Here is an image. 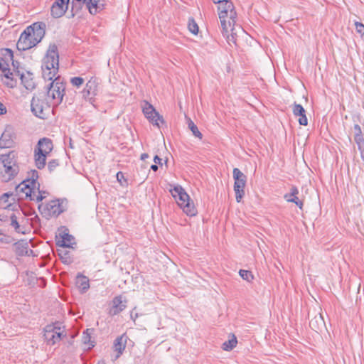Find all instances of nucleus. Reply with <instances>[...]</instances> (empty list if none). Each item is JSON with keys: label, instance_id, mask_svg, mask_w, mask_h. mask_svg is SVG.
Wrapping results in <instances>:
<instances>
[{"label": "nucleus", "instance_id": "2eb2a0df", "mask_svg": "<svg viewBox=\"0 0 364 364\" xmlns=\"http://www.w3.org/2000/svg\"><path fill=\"white\" fill-rule=\"evenodd\" d=\"M82 93L85 100L90 101L97 94V83L96 80L91 78L86 83Z\"/></svg>", "mask_w": 364, "mask_h": 364}, {"label": "nucleus", "instance_id": "09e8293b", "mask_svg": "<svg viewBox=\"0 0 364 364\" xmlns=\"http://www.w3.org/2000/svg\"><path fill=\"white\" fill-rule=\"evenodd\" d=\"M7 220V216L3 214L0 215V221L5 222Z\"/></svg>", "mask_w": 364, "mask_h": 364}, {"label": "nucleus", "instance_id": "a19ab883", "mask_svg": "<svg viewBox=\"0 0 364 364\" xmlns=\"http://www.w3.org/2000/svg\"><path fill=\"white\" fill-rule=\"evenodd\" d=\"M299 194V189L296 186H292L290 188V192L289 193H286L284 196H295Z\"/></svg>", "mask_w": 364, "mask_h": 364}, {"label": "nucleus", "instance_id": "72a5a7b5", "mask_svg": "<svg viewBox=\"0 0 364 364\" xmlns=\"http://www.w3.org/2000/svg\"><path fill=\"white\" fill-rule=\"evenodd\" d=\"M58 72H53V70H42V76L45 80H48L51 82L58 76H56Z\"/></svg>", "mask_w": 364, "mask_h": 364}, {"label": "nucleus", "instance_id": "ea45409f", "mask_svg": "<svg viewBox=\"0 0 364 364\" xmlns=\"http://www.w3.org/2000/svg\"><path fill=\"white\" fill-rule=\"evenodd\" d=\"M355 26L356 31L358 33L363 35L364 34V25L360 22L356 21L355 23Z\"/></svg>", "mask_w": 364, "mask_h": 364}, {"label": "nucleus", "instance_id": "bf43d9fd", "mask_svg": "<svg viewBox=\"0 0 364 364\" xmlns=\"http://www.w3.org/2000/svg\"><path fill=\"white\" fill-rule=\"evenodd\" d=\"M98 364H100V363H98Z\"/></svg>", "mask_w": 364, "mask_h": 364}, {"label": "nucleus", "instance_id": "bb28decb", "mask_svg": "<svg viewBox=\"0 0 364 364\" xmlns=\"http://www.w3.org/2000/svg\"><path fill=\"white\" fill-rule=\"evenodd\" d=\"M237 340L235 335L232 334V338L223 343L222 348L224 350L230 351L232 350L237 345Z\"/></svg>", "mask_w": 364, "mask_h": 364}, {"label": "nucleus", "instance_id": "e433bc0d", "mask_svg": "<svg viewBox=\"0 0 364 364\" xmlns=\"http://www.w3.org/2000/svg\"><path fill=\"white\" fill-rule=\"evenodd\" d=\"M10 219H11V225L14 228L16 232H20V230H19L20 225L17 220V217L16 216V215L14 213H11V215H10Z\"/></svg>", "mask_w": 364, "mask_h": 364}, {"label": "nucleus", "instance_id": "423d86ee", "mask_svg": "<svg viewBox=\"0 0 364 364\" xmlns=\"http://www.w3.org/2000/svg\"><path fill=\"white\" fill-rule=\"evenodd\" d=\"M0 161L3 164V167L0 171L1 179L4 182H9L18 175L19 166L9 154L0 156Z\"/></svg>", "mask_w": 364, "mask_h": 364}, {"label": "nucleus", "instance_id": "9d476101", "mask_svg": "<svg viewBox=\"0 0 364 364\" xmlns=\"http://www.w3.org/2000/svg\"><path fill=\"white\" fill-rule=\"evenodd\" d=\"M51 107L52 105L47 100L37 97H33L31 103L32 112L40 119H46L47 117Z\"/></svg>", "mask_w": 364, "mask_h": 364}, {"label": "nucleus", "instance_id": "7c9ffc66", "mask_svg": "<svg viewBox=\"0 0 364 364\" xmlns=\"http://www.w3.org/2000/svg\"><path fill=\"white\" fill-rule=\"evenodd\" d=\"M284 198L287 202L294 203V204H296V206L299 207V209L302 210L303 205H304V203H303L302 200L299 199L297 196H291V197H289V196H284Z\"/></svg>", "mask_w": 364, "mask_h": 364}, {"label": "nucleus", "instance_id": "f257e3e1", "mask_svg": "<svg viewBox=\"0 0 364 364\" xmlns=\"http://www.w3.org/2000/svg\"><path fill=\"white\" fill-rule=\"evenodd\" d=\"M38 173L36 170L31 171L29 178L24 179L16 187V191L19 198L29 199L36 202L42 201L48 193L39 189V183L37 182Z\"/></svg>", "mask_w": 364, "mask_h": 364}, {"label": "nucleus", "instance_id": "6ab92c4d", "mask_svg": "<svg viewBox=\"0 0 364 364\" xmlns=\"http://www.w3.org/2000/svg\"><path fill=\"white\" fill-rule=\"evenodd\" d=\"M15 252L18 256L29 255L28 252H33L32 250H28V243L26 240H19L14 244Z\"/></svg>", "mask_w": 364, "mask_h": 364}, {"label": "nucleus", "instance_id": "c9c22d12", "mask_svg": "<svg viewBox=\"0 0 364 364\" xmlns=\"http://www.w3.org/2000/svg\"><path fill=\"white\" fill-rule=\"evenodd\" d=\"M239 274L244 280L247 282H250L254 278L252 272L249 270L240 269Z\"/></svg>", "mask_w": 364, "mask_h": 364}, {"label": "nucleus", "instance_id": "cd10ccee", "mask_svg": "<svg viewBox=\"0 0 364 364\" xmlns=\"http://www.w3.org/2000/svg\"><path fill=\"white\" fill-rule=\"evenodd\" d=\"M188 128L191 129V131L192 132L193 134L196 136V137H198L200 139H202L203 137V134H201V132L198 130V127L194 124V122L191 119H189L188 121Z\"/></svg>", "mask_w": 364, "mask_h": 364}, {"label": "nucleus", "instance_id": "a211bd4d", "mask_svg": "<svg viewBox=\"0 0 364 364\" xmlns=\"http://www.w3.org/2000/svg\"><path fill=\"white\" fill-rule=\"evenodd\" d=\"M91 14H96L104 9L105 0H84Z\"/></svg>", "mask_w": 364, "mask_h": 364}, {"label": "nucleus", "instance_id": "a18cd8bd", "mask_svg": "<svg viewBox=\"0 0 364 364\" xmlns=\"http://www.w3.org/2000/svg\"><path fill=\"white\" fill-rule=\"evenodd\" d=\"M161 161L162 159L158 156V155H156L154 157V162L156 164H159V165H162V163H161Z\"/></svg>", "mask_w": 364, "mask_h": 364}, {"label": "nucleus", "instance_id": "de8ad7c7", "mask_svg": "<svg viewBox=\"0 0 364 364\" xmlns=\"http://www.w3.org/2000/svg\"><path fill=\"white\" fill-rule=\"evenodd\" d=\"M6 112V107L0 102V115Z\"/></svg>", "mask_w": 364, "mask_h": 364}, {"label": "nucleus", "instance_id": "20e7f679", "mask_svg": "<svg viewBox=\"0 0 364 364\" xmlns=\"http://www.w3.org/2000/svg\"><path fill=\"white\" fill-rule=\"evenodd\" d=\"M225 4V7H218L223 36L227 34L233 26H237V13L232 2H227Z\"/></svg>", "mask_w": 364, "mask_h": 364}, {"label": "nucleus", "instance_id": "9b49d317", "mask_svg": "<svg viewBox=\"0 0 364 364\" xmlns=\"http://www.w3.org/2000/svg\"><path fill=\"white\" fill-rule=\"evenodd\" d=\"M142 112L146 118L154 126L160 127V124H164L165 121L161 116L149 102L145 101L142 106Z\"/></svg>", "mask_w": 364, "mask_h": 364}, {"label": "nucleus", "instance_id": "c03bdc74", "mask_svg": "<svg viewBox=\"0 0 364 364\" xmlns=\"http://www.w3.org/2000/svg\"><path fill=\"white\" fill-rule=\"evenodd\" d=\"M117 181L121 183L122 184V179H124V174L122 173V172H118L117 173Z\"/></svg>", "mask_w": 364, "mask_h": 364}, {"label": "nucleus", "instance_id": "79ce46f5", "mask_svg": "<svg viewBox=\"0 0 364 364\" xmlns=\"http://www.w3.org/2000/svg\"><path fill=\"white\" fill-rule=\"evenodd\" d=\"M4 77L8 80L13 79V73L11 71L9 67L7 68V70H3Z\"/></svg>", "mask_w": 364, "mask_h": 364}, {"label": "nucleus", "instance_id": "7ed1b4c3", "mask_svg": "<svg viewBox=\"0 0 364 364\" xmlns=\"http://www.w3.org/2000/svg\"><path fill=\"white\" fill-rule=\"evenodd\" d=\"M46 88V100L52 105V111L60 105L64 95H65L66 84L60 76L55 77L52 82L48 84Z\"/></svg>", "mask_w": 364, "mask_h": 364}, {"label": "nucleus", "instance_id": "37998d69", "mask_svg": "<svg viewBox=\"0 0 364 364\" xmlns=\"http://www.w3.org/2000/svg\"><path fill=\"white\" fill-rule=\"evenodd\" d=\"M214 4H218V6H223L225 7L226 6L227 2H231L229 0H213Z\"/></svg>", "mask_w": 364, "mask_h": 364}, {"label": "nucleus", "instance_id": "0eeeda50", "mask_svg": "<svg viewBox=\"0 0 364 364\" xmlns=\"http://www.w3.org/2000/svg\"><path fill=\"white\" fill-rule=\"evenodd\" d=\"M59 54L58 48L55 44L50 45L45 57L42 60L41 69L58 72Z\"/></svg>", "mask_w": 364, "mask_h": 364}, {"label": "nucleus", "instance_id": "2f4dec72", "mask_svg": "<svg viewBox=\"0 0 364 364\" xmlns=\"http://www.w3.org/2000/svg\"><path fill=\"white\" fill-rule=\"evenodd\" d=\"M55 329L60 330V328L56 327V326H54L52 325L46 326V327L45 328L44 336H45V339L47 341V343H48V341H50V338H51L50 337H51L52 334H54L53 332H54Z\"/></svg>", "mask_w": 364, "mask_h": 364}, {"label": "nucleus", "instance_id": "4d7b16f0", "mask_svg": "<svg viewBox=\"0 0 364 364\" xmlns=\"http://www.w3.org/2000/svg\"><path fill=\"white\" fill-rule=\"evenodd\" d=\"M18 61H16L15 66L17 65Z\"/></svg>", "mask_w": 364, "mask_h": 364}, {"label": "nucleus", "instance_id": "603ef678", "mask_svg": "<svg viewBox=\"0 0 364 364\" xmlns=\"http://www.w3.org/2000/svg\"><path fill=\"white\" fill-rule=\"evenodd\" d=\"M310 326H311V327L312 328H314V320H311V321H310Z\"/></svg>", "mask_w": 364, "mask_h": 364}, {"label": "nucleus", "instance_id": "58836bf2", "mask_svg": "<svg viewBox=\"0 0 364 364\" xmlns=\"http://www.w3.org/2000/svg\"><path fill=\"white\" fill-rule=\"evenodd\" d=\"M59 166V163L58 161V160L56 159H52L51 161H50L48 164V168L50 172H52L53 171L57 166Z\"/></svg>", "mask_w": 364, "mask_h": 364}, {"label": "nucleus", "instance_id": "1a4fd4ad", "mask_svg": "<svg viewBox=\"0 0 364 364\" xmlns=\"http://www.w3.org/2000/svg\"><path fill=\"white\" fill-rule=\"evenodd\" d=\"M232 176L235 181L234 191L237 203H240L245 196V188L247 182V176L237 168H233Z\"/></svg>", "mask_w": 364, "mask_h": 364}, {"label": "nucleus", "instance_id": "13d9d810", "mask_svg": "<svg viewBox=\"0 0 364 364\" xmlns=\"http://www.w3.org/2000/svg\"><path fill=\"white\" fill-rule=\"evenodd\" d=\"M18 61H16L15 66L17 65Z\"/></svg>", "mask_w": 364, "mask_h": 364}, {"label": "nucleus", "instance_id": "5fc2aeb1", "mask_svg": "<svg viewBox=\"0 0 364 364\" xmlns=\"http://www.w3.org/2000/svg\"><path fill=\"white\" fill-rule=\"evenodd\" d=\"M319 319H320L321 321H322V320H323V318H322L321 316H319Z\"/></svg>", "mask_w": 364, "mask_h": 364}, {"label": "nucleus", "instance_id": "3c124183", "mask_svg": "<svg viewBox=\"0 0 364 364\" xmlns=\"http://www.w3.org/2000/svg\"><path fill=\"white\" fill-rule=\"evenodd\" d=\"M149 158V154L146 153H144L141 155V159L145 160L146 159Z\"/></svg>", "mask_w": 364, "mask_h": 364}, {"label": "nucleus", "instance_id": "f03ea898", "mask_svg": "<svg viewBox=\"0 0 364 364\" xmlns=\"http://www.w3.org/2000/svg\"><path fill=\"white\" fill-rule=\"evenodd\" d=\"M46 23L42 21L33 23L28 26L21 34L16 43L18 50L25 51L41 41L46 34Z\"/></svg>", "mask_w": 364, "mask_h": 364}, {"label": "nucleus", "instance_id": "4be33fe9", "mask_svg": "<svg viewBox=\"0 0 364 364\" xmlns=\"http://www.w3.org/2000/svg\"><path fill=\"white\" fill-rule=\"evenodd\" d=\"M47 155L44 154H41L38 151L34 150V159L35 164L37 168L42 169L46 166Z\"/></svg>", "mask_w": 364, "mask_h": 364}, {"label": "nucleus", "instance_id": "4c0bfd02", "mask_svg": "<svg viewBox=\"0 0 364 364\" xmlns=\"http://www.w3.org/2000/svg\"><path fill=\"white\" fill-rule=\"evenodd\" d=\"M84 79L81 77H73L70 79V82L73 86L79 87L84 83Z\"/></svg>", "mask_w": 364, "mask_h": 364}, {"label": "nucleus", "instance_id": "412c9836", "mask_svg": "<svg viewBox=\"0 0 364 364\" xmlns=\"http://www.w3.org/2000/svg\"><path fill=\"white\" fill-rule=\"evenodd\" d=\"M76 284L80 289L81 293H85L90 289L88 278L81 274H78L77 276Z\"/></svg>", "mask_w": 364, "mask_h": 364}, {"label": "nucleus", "instance_id": "c756f323", "mask_svg": "<svg viewBox=\"0 0 364 364\" xmlns=\"http://www.w3.org/2000/svg\"><path fill=\"white\" fill-rule=\"evenodd\" d=\"M188 28L191 33L197 35L199 31V28L193 18H190L188 23Z\"/></svg>", "mask_w": 364, "mask_h": 364}, {"label": "nucleus", "instance_id": "393cba45", "mask_svg": "<svg viewBox=\"0 0 364 364\" xmlns=\"http://www.w3.org/2000/svg\"><path fill=\"white\" fill-rule=\"evenodd\" d=\"M58 255L63 264H70L73 262L68 250H58Z\"/></svg>", "mask_w": 364, "mask_h": 364}, {"label": "nucleus", "instance_id": "ddd939ff", "mask_svg": "<svg viewBox=\"0 0 364 364\" xmlns=\"http://www.w3.org/2000/svg\"><path fill=\"white\" fill-rule=\"evenodd\" d=\"M126 307V299L122 295L117 296L112 300V306L109 309L108 314L112 316L118 315L124 310Z\"/></svg>", "mask_w": 364, "mask_h": 364}, {"label": "nucleus", "instance_id": "c85d7f7f", "mask_svg": "<svg viewBox=\"0 0 364 364\" xmlns=\"http://www.w3.org/2000/svg\"><path fill=\"white\" fill-rule=\"evenodd\" d=\"M12 143V140L9 133L4 132L0 137V146L3 147H9Z\"/></svg>", "mask_w": 364, "mask_h": 364}, {"label": "nucleus", "instance_id": "6e6552de", "mask_svg": "<svg viewBox=\"0 0 364 364\" xmlns=\"http://www.w3.org/2000/svg\"><path fill=\"white\" fill-rule=\"evenodd\" d=\"M63 203V201H60L59 199L53 200L46 205L39 204L38 208L41 215L46 218L49 219L52 217L58 216L65 211Z\"/></svg>", "mask_w": 364, "mask_h": 364}, {"label": "nucleus", "instance_id": "f3484780", "mask_svg": "<svg viewBox=\"0 0 364 364\" xmlns=\"http://www.w3.org/2000/svg\"><path fill=\"white\" fill-rule=\"evenodd\" d=\"M292 112L295 117H299L298 122L300 125L306 126L308 124L306 110L301 105L294 102L293 105Z\"/></svg>", "mask_w": 364, "mask_h": 364}, {"label": "nucleus", "instance_id": "39448f33", "mask_svg": "<svg viewBox=\"0 0 364 364\" xmlns=\"http://www.w3.org/2000/svg\"><path fill=\"white\" fill-rule=\"evenodd\" d=\"M170 192L187 215L195 216L197 214V210L193 203L191 202L189 196L181 186H175L170 190Z\"/></svg>", "mask_w": 364, "mask_h": 364}, {"label": "nucleus", "instance_id": "b1692460", "mask_svg": "<svg viewBox=\"0 0 364 364\" xmlns=\"http://www.w3.org/2000/svg\"><path fill=\"white\" fill-rule=\"evenodd\" d=\"M73 237L68 233H65L62 236V239L60 240L57 241L56 244L59 247H71V241L73 240Z\"/></svg>", "mask_w": 364, "mask_h": 364}, {"label": "nucleus", "instance_id": "5701e85b", "mask_svg": "<svg viewBox=\"0 0 364 364\" xmlns=\"http://www.w3.org/2000/svg\"><path fill=\"white\" fill-rule=\"evenodd\" d=\"M31 75L29 73H28V76H25L23 73L20 75L22 84L25 88L28 90H31L35 87V83Z\"/></svg>", "mask_w": 364, "mask_h": 364}, {"label": "nucleus", "instance_id": "864d4df0", "mask_svg": "<svg viewBox=\"0 0 364 364\" xmlns=\"http://www.w3.org/2000/svg\"><path fill=\"white\" fill-rule=\"evenodd\" d=\"M9 196H10V194H9V193H4V194L2 196V198H8Z\"/></svg>", "mask_w": 364, "mask_h": 364}, {"label": "nucleus", "instance_id": "49530a36", "mask_svg": "<svg viewBox=\"0 0 364 364\" xmlns=\"http://www.w3.org/2000/svg\"><path fill=\"white\" fill-rule=\"evenodd\" d=\"M16 82L13 79L9 80V82H6V85L9 87H14L16 86Z\"/></svg>", "mask_w": 364, "mask_h": 364}, {"label": "nucleus", "instance_id": "6e6d98bb", "mask_svg": "<svg viewBox=\"0 0 364 364\" xmlns=\"http://www.w3.org/2000/svg\"><path fill=\"white\" fill-rule=\"evenodd\" d=\"M84 339H85L84 343H87L86 338H85Z\"/></svg>", "mask_w": 364, "mask_h": 364}, {"label": "nucleus", "instance_id": "8fccbe9b", "mask_svg": "<svg viewBox=\"0 0 364 364\" xmlns=\"http://www.w3.org/2000/svg\"><path fill=\"white\" fill-rule=\"evenodd\" d=\"M151 169L152 171H156L159 169V166H158V165H157V164H152V165L151 166Z\"/></svg>", "mask_w": 364, "mask_h": 364}, {"label": "nucleus", "instance_id": "4468645a", "mask_svg": "<svg viewBox=\"0 0 364 364\" xmlns=\"http://www.w3.org/2000/svg\"><path fill=\"white\" fill-rule=\"evenodd\" d=\"M128 340L129 338L126 333H123L115 338L113 343L114 351L117 353L115 359L119 358L123 353Z\"/></svg>", "mask_w": 364, "mask_h": 364}, {"label": "nucleus", "instance_id": "473e14b6", "mask_svg": "<svg viewBox=\"0 0 364 364\" xmlns=\"http://www.w3.org/2000/svg\"><path fill=\"white\" fill-rule=\"evenodd\" d=\"M59 331L60 330L58 329H55L53 332L54 334H52L50 341H49L48 343V345L53 346L61 340L62 333H60Z\"/></svg>", "mask_w": 364, "mask_h": 364}, {"label": "nucleus", "instance_id": "dca6fc26", "mask_svg": "<svg viewBox=\"0 0 364 364\" xmlns=\"http://www.w3.org/2000/svg\"><path fill=\"white\" fill-rule=\"evenodd\" d=\"M53 145L51 139L48 138L41 139L35 148V151H38L41 154L48 155L53 150Z\"/></svg>", "mask_w": 364, "mask_h": 364}, {"label": "nucleus", "instance_id": "f8f14e48", "mask_svg": "<svg viewBox=\"0 0 364 364\" xmlns=\"http://www.w3.org/2000/svg\"><path fill=\"white\" fill-rule=\"evenodd\" d=\"M70 0H56L50 9L51 16L53 18H60L65 14Z\"/></svg>", "mask_w": 364, "mask_h": 364}, {"label": "nucleus", "instance_id": "f704fd0d", "mask_svg": "<svg viewBox=\"0 0 364 364\" xmlns=\"http://www.w3.org/2000/svg\"><path fill=\"white\" fill-rule=\"evenodd\" d=\"M14 241L13 237L8 235L0 230V242L1 244H11Z\"/></svg>", "mask_w": 364, "mask_h": 364}, {"label": "nucleus", "instance_id": "a878e982", "mask_svg": "<svg viewBox=\"0 0 364 364\" xmlns=\"http://www.w3.org/2000/svg\"><path fill=\"white\" fill-rule=\"evenodd\" d=\"M1 58L5 60L6 62H8L9 64L10 62H12L13 66H15V62L14 60V53L11 49L10 48H4L1 50Z\"/></svg>", "mask_w": 364, "mask_h": 364}, {"label": "nucleus", "instance_id": "aec40b11", "mask_svg": "<svg viewBox=\"0 0 364 364\" xmlns=\"http://www.w3.org/2000/svg\"><path fill=\"white\" fill-rule=\"evenodd\" d=\"M238 31L243 32V29L240 26L237 25L236 26H233L232 28L227 33V34L223 35L230 46H232V44L235 46L237 45Z\"/></svg>", "mask_w": 364, "mask_h": 364}]
</instances>
